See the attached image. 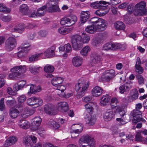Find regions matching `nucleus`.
Masks as SVG:
<instances>
[{
    "mask_svg": "<svg viewBox=\"0 0 147 147\" xmlns=\"http://www.w3.org/2000/svg\"><path fill=\"white\" fill-rule=\"evenodd\" d=\"M90 22L92 25L88 26L85 29L88 33L92 34L96 30L103 31L107 27L108 23L105 20L97 17L91 18Z\"/></svg>",
    "mask_w": 147,
    "mask_h": 147,
    "instance_id": "f257e3e1",
    "label": "nucleus"
},
{
    "mask_svg": "<svg viewBox=\"0 0 147 147\" xmlns=\"http://www.w3.org/2000/svg\"><path fill=\"white\" fill-rule=\"evenodd\" d=\"M71 39L73 49L75 50H79L82 47L83 43H88L90 38L88 35L83 33L82 38L80 35L76 34L71 36Z\"/></svg>",
    "mask_w": 147,
    "mask_h": 147,
    "instance_id": "f03ea898",
    "label": "nucleus"
},
{
    "mask_svg": "<svg viewBox=\"0 0 147 147\" xmlns=\"http://www.w3.org/2000/svg\"><path fill=\"white\" fill-rule=\"evenodd\" d=\"M80 147H95L94 140L89 136H83L79 140Z\"/></svg>",
    "mask_w": 147,
    "mask_h": 147,
    "instance_id": "7ed1b4c3",
    "label": "nucleus"
},
{
    "mask_svg": "<svg viewBox=\"0 0 147 147\" xmlns=\"http://www.w3.org/2000/svg\"><path fill=\"white\" fill-rule=\"evenodd\" d=\"M26 71V67L25 65L15 67L11 69L10 71L13 73L9 74V77L11 79L16 80L21 73H25Z\"/></svg>",
    "mask_w": 147,
    "mask_h": 147,
    "instance_id": "20e7f679",
    "label": "nucleus"
},
{
    "mask_svg": "<svg viewBox=\"0 0 147 147\" xmlns=\"http://www.w3.org/2000/svg\"><path fill=\"white\" fill-rule=\"evenodd\" d=\"M146 3L144 1H142L136 4L135 6L134 14L136 16L146 15V11L145 9Z\"/></svg>",
    "mask_w": 147,
    "mask_h": 147,
    "instance_id": "39448f33",
    "label": "nucleus"
},
{
    "mask_svg": "<svg viewBox=\"0 0 147 147\" xmlns=\"http://www.w3.org/2000/svg\"><path fill=\"white\" fill-rule=\"evenodd\" d=\"M133 117L132 122L133 125H135L137 122L142 121L145 123L146 120L142 118V113L141 111L138 110H134L131 113Z\"/></svg>",
    "mask_w": 147,
    "mask_h": 147,
    "instance_id": "423d86ee",
    "label": "nucleus"
},
{
    "mask_svg": "<svg viewBox=\"0 0 147 147\" xmlns=\"http://www.w3.org/2000/svg\"><path fill=\"white\" fill-rule=\"evenodd\" d=\"M58 0H49L46 5L47 6L49 12H53L59 11Z\"/></svg>",
    "mask_w": 147,
    "mask_h": 147,
    "instance_id": "0eeeda50",
    "label": "nucleus"
},
{
    "mask_svg": "<svg viewBox=\"0 0 147 147\" xmlns=\"http://www.w3.org/2000/svg\"><path fill=\"white\" fill-rule=\"evenodd\" d=\"M16 45L15 39L12 37H9L6 40L5 47L7 51H10L15 48Z\"/></svg>",
    "mask_w": 147,
    "mask_h": 147,
    "instance_id": "6e6552de",
    "label": "nucleus"
},
{
    "mask_svg": "<svg viewBox=\"0 0 147 147\" xmlns=\"http://www.w3.org/2000/svg\"><path fill=\"white\" fill-rule=\"evenodd\" d=\"M36 138L34 136L24 137L23 140V144L27 146H32L36 142Z\"/></svg>",
    "mask_w": 147,
    "mask_h": 147,
    "instance_id": "1a4fd4ad",
    "label": "nucleus"
},
{
    "mask_svg": "<svg viewBox=\"0 0 147 147\" xmlns=\"http://www.w3.org/2000/svg\"><path fill=\"white\" fill-rule=\"evenodd\" d=\"M106 2L104 1H100L99 2L96 1L91 3V7L94 8L99 9L100 10H105L107 9L108 6H103L102 5H105Z\"/></svg>",
    "mask_w": 147,
    "mask_h": 147,
    "instance_id": "9d476101",
    "label": "nucleus"
},
{
    "mask_svg": "<svg viewBox=\"0 0 147 147\" xmlns=\"http://www.w3.org/2000/svg\"><path fill=\"white\" fill-rule=\"evenodd\" d=\"M84 115L86 123L90 125H93L95 123L96 118L94 116L90 115V113H85Z\"/></svg>",
    "mask_w": 147,
    "mask_h": 147,
    "instance_id": "9b49d317",
    "label": "nucleus"
},
{
    "mask_svg": "<svg viewBox=\"0 0 147 147\" xmlns=\"http://www.w3.org/2000/svg\"><path fill=\"white\" fill-rule=\"evenodd\" d=\"M88 86V82L85 81L84 79H82L77 81L75 85V90L76 91H78L81 88L82 89L86 86L87 89Z\"/></svg>",
    "mask_w": 147,
    "mask_h": 147,
    "instance_id": "f8f14e48",
    "label": "nucleus"
},
{
    "mask_svg": "<svg viewBox=\"0 0 147 147\" xmlns=\"http://www.w3.org/2000/svg\"><path fill=\"white\" fill-rule=\"evenodd\" d=\"M90 15L89 11H82L80 13V21L82 23H84L89 20Z\"/></svg>",
    "mask_w": 147,
    "mask_h": 147,
    "instance_id": "ddd939ff",
    "label": "nucleus"
},
{
    "mask_svg": "<svg viewBox=\"0 0 147 147\" xmlns=\"http://www.w3.org/2000/svg\"><path fill=\"white\" fill-rule=\"evenodd\" d=\"M16 137L15 136H11L7 139L3 144L4 146L7 147L13 145L17 142Z\"/></svg>",
    "mask_w": 147,
    "mask_h": 147,
    "instance_id": "4468645a",
    "label": "nucleus"
},
{
    "mask_svg": "<svg viewBox=\"0 0 147 147\" xmlns=\"http://www.w3.org/2000/svg\"><path fill=\"white\" fill-rule=\"evenodd\" d=\"M104 115V119L106 121H110L114 117L115 113L112 109H108L105 111Z\"/></svg>",
    "mask_w": 147,
    "mask_h": 147,
    "instance_id": "2eb2a0df",
    "label": "nucleus"
},
{
    "mask_svg": "<svg viewBox=\"0 0 147 147\" xmlns=\"http://www.w3.org/2000/svg\"><path fill=\"white\" fill-rule=\"evenodd\" d=\"M90 58L92 62L94 64L98 63L101 60L100 56L95 52H93L91 54Z\"/></svg>",
    "mask_w": 147,
    "mask_h": 147,
    "instance_id": "dca6fc26",
    "label": "nucleus"
},
{
    "mask_svg": "<svg viewBox=\"0 0 147 147\" xmlns=\"http://www.w3.org/2000/svg\"><path fill=\"white\" fill-rule=\"evenodd\" d=\"M55 46H52L44 52V55L47 58L53 57L55 55Z\"/></svg>",
    "mask_w": 147,
    "mask_h": 147,
    "instance_id": "f3484780",
    "label": "nucleus"
},
{
    "mask_svg": "<svg viewBox=\"0 0 147 147\" xmlns=\"http://www.w3.org/2000/svg\"><path fill=\"white\" fill-rule=\"evenodd\" d=\"M141 63V61L140 58L138 57L136 59L135 69L136 71L140 74H142L143 71V68L140 66Z\"/></svg>",
    "mask_w": 147,
    "mask_h": 147,
    "instance_id": "a211bd4d",
    "label": "nucleus"
},
{
    "mask_svg": "<svg viewBox=\"0 0 147 147\" xmlns=\"http://www.w3.org/2000/svg\"><path fill=\"white\" fill-rule=\"evenodd\" d=\"M110 96L108 94L103 95L100 99V105L103 106L107 105L110 101Z\"/></svg>",
    "mask_w": 147,
    "mask_h": 147,
    "instance_id": "6ab92c4d",
    "label": "nucleus"
},
{
    "mask_svg": "<svg viewBox=\"0 0 147 147\" xmlns=\"http://www.w3.org/2000/svg\"><path fill=\"white\" fill-rule=\"evenodd\" d=\"M103 92V89L98 86H95L92 90V94L94 96L98 97Z\"/></svg>",
    "mask_w": 147,
    "mask_h": 147,
    "instance_id": "aec40b11",
    "label": "nucleus"
},
{
    "mask_svg": "<svg viewBox=\"0 0 147 147\" xmlns=\"http://www.w3.org/2000/svg\"><path fill=\"white\" fill-rule=\"evenodd\" d=\"M58 109L62 112H66L68 109L67 103L65 102H62L58 104Z\"/></svg>",
    "mask_w": 147,
    "mask_h": 147,
    "instance_id": "412c9836",
    "label": "nucleus"
},
{
    "mask_svg": "<svg viewBox=\"0 0 147 147\" xmlns=\"http://www.w3.org/2000/svg\"><path fill=\"white\" fill-rule=\"evenodd\" d=\"M82 57L79 56L74 57L72 61L73 65L76 67L80 66L82 63Z\"/></svg>",
    "mask_w": 147,
    "mask_h": 147,
    "instance_id": "4be33fe9",
    "label": "nucleus"
},
{
    "mask_svg": "<svg viewBox=\"0 0 147 147\" xmlns=\"http://www.w3.org/2000/svg\"><path fill=\"white\" fill-rule=\"evenodd\" d=\"M26 84V82L24 80L18 82L17 83L15 84L13 86V90L16 91L21 90L24 86Z\"/></svg>",
    "mask_w": 147,
    "mask_h": 147,
    "instance_id": "5701e85b",
    "label": "nucleus"
},
{
    "mask_svg": "<svg viewBox=\"0 0 147 147\" xmlns=\"http://www.w3.org/2000/svg\"><path fill=\"white\" fill-rule=\"evenodd\" d=\"M54 110V106L52 105L47 104L44 106V111L47 114H51Z\"/></svg>",
    "mask_w": 147,
    "mask_h": 147,
    "instance_id": "b1692460",
    "label": "nucleus"
},
{
    "mask_svg": "<svg viewBox=\"0 0 147 147\" xmlns=\"http://www.w3.org/2000/svg\"><path fill=\"white\" fill-rule=\"evenodd\" d=\"M18 125L21 128L24 129H26L29 127L30 123L26 120L22 119L20 121Z\"/></svg>",
    "mask_w": 147,
    "mask_h": 147,
    "instance_id": "393cba45",
    "label": "nucleus"
},
{
    "mask_svg": "<svg viewBox=\"0 0 147 147\" xmlns=\"http://www.w3.org/2000/svg\"><path fill=\"white\" fill-rule=\"evenodd\" d=\"M22 46L18 48V49L23 50L24 52L26 53L28 51L30 50L31 49V45L29 43L26 42H24L22 44Z\"/></svg>",
    "mask_w": 147,
    "mask_h": 147,
    "instance_id": "a878e982",
    "label": "nucleus"
},
{
    "mask_svg": "<svg viewBox=\"0 0 147 147\" xmlns=\"http://www.w3.org/2000/svg\"><path fill=\"white\" fill-rule=\"evenodd\" d=\"M115 43H107L104 45L102 48V49L105 51L115 50Z\"/></svg>",
    "mask_w": 147,
    "mask_h": 147,
    "instance_id": "bb28decb",
    "label": "nucleus"
},
{
    "mask_svg": "<svg viewBox=\"0 0 147 147\" xmlns=\"http://www.w3.org/2000/svg\"><path fill=\"white\" fill-rule=\"evenodd\" d=\"M19 11L22 14L27 15L29 11L28 7L26 4H23L20 6Z\"/></svg>",
    "mask_w": 147,
    "mask_h": 147,
    "instance_id": "cd10ccee",
    "label": "nucleus"
},
{
    "mask_svg": "<svg viewBox=\"0 0 147 147\" xmlns=\"http://www.w3.org/2000/svg\"><path fill=\"white\" fill-rule=\"evenodd\" d=\"M47 8V6L45 5L38 8L36 12L38 16L41 17L44 16L46 11L45 9Z\"/></svg>",
    "mask_w": 147,
    "mask_h": 147,
    "instance_id": "c85d7f7f",
    "label": "nucleus"
},
{
    "mask_svg": "<svg viewBox=\"0 0 147 147\" xmlns=\"http://www.w3.org/2000/svg\"><path fill=\"white\" fill-rule=\"evenodd\" d=\"M19 113V111L17 109L13 108L10 109L9 114L11 118L14 119L18 116Z\"/></svg>",
    "mask_w": 147,
    "mask_h": 147,
    "instance_id": "c756f323",
    "label": "nucleus"
},
{
    "mask_svg": "<svg viewBox=\"0 0 147 147\" xmlns=\"http://www.w3.org/2000/svg\"><path fill=\"white\" fill-rule=\"evenodd\" d=\"M42 100L41 98L36 97V99H34V100H33L31 103V104H32V105H30V106H34V107H36L39 106L41 105L42 104Z\"/></svg>",
    "mask_w": 147,
    "mask_h": 147,
    "instance_id": "7c9ffc66",
    "label": "nucleus"
},
{
    "mask_svg": "<svg viewBox=\"0 0 147 147\" xmlns=\"http://www.w3.org/2000/svg\"><path fill=\"white\" fill-rule=\"evenodd\" d=\"M32 120L33 124H34L36 126L35 129V130H36L38 129V127L40 125L42 121V119L39 116H38L32 119Z\"/></svg>",
    "mask_w": 147,
    "mask_h": 147,
    "instance_id": "2f4dec72",
    "label": "nucleus"
},
{
    "mask_svg": "<svg viewBox=\"0 0 147 147\" xmlns=\"http://www.w3.org/2000/svg\"><path fill=\"white\" fill-rule=\"evenodd\" d=\"M71 28H65L63 27H60L58 30V31L60 34L65 35L70 33L72 30Z\"/></svg>",
    "mask_w": 147,
    "mask_h": 147,
    "instance_id": "473e14b6",
    "label": "nucleus"
},
{
    "mask_svg": "<svg viewBox=\"0 0 147 147\" xmlns=\"http://www.w3.org/2000/svg\"><path fill=\"white\" fill-rule=\"evenodd\" d=\"M70 20L69 18H63L61 20L60 23L62 25L66 27L71 26V25Z\"/></svg>",
    "mask_w": 147,
    "mask_h": 147,
    "instance_id": "72a5a7b5",
    "label": "nucleus"
},
{
    "mask_svg": "<svg viewBox=\"0 0 147 147\" xmlns=\"http://www.w3.org/2000/svg\"><path fill=\"white\" fill-rule=\"evenodd\" d=\"M41 68L40 67H38L35 66H30L29 69L31 73L36 74L38 73L40 71V69Z\"/></svg>",
    "mask_w": 147,
    "mask_h": 147,
    "instance_id": "f704fd0d",
    "label": "nucleus"
},
{
    "mask_svg": "<svg viewBox=\"0 0 147 147\" xmlns=\"http://www.w3.org/2000/svg\"><path fill=\"white\" fill-rule=\"evenodd\" d=\"M115 28L117 30H123L125 29V26L122 22L118 21L114 24Z\"/></svg>",
    "mask_w": 147,
    "mask_h": 147,
    "instance_id": "c9c22d12",
    "label": "nucleus"
},
{
    "mask_svg": "<svg viewBox=\"0 0 147 147\" xmlns=\"http://www.w3.org/2000/svg\"><path fill=\"white\" fill-rule=\"evenodd\" d=\"M47 124L51 127L55 129L58 128L60 126L59 124L52 120L48 121Z\"/></svg>",
    "mask_w": 147,
    "mask_h": 147,
    "instance_id": "e433bc0d",
    "label": "nucleus"
},
{
    "mask_svg": "<svg viewBox=\"0 0 147 147\" xmlns=\"http://www.w3.org/2000/svg\"><path fill=\"white\" fill-rule=\"evenodd\" d=\"M24 28L25 26L24 24H20L13 28V30L15 32L21 33L24 31Z\"/></svg>",
    "mask_w": 147,
    "mask_h": 147,
    "instance_id": "4c0bfd02",
    "label": "nucleus"
},
{
    "mask_svg": "<svg viewBox=\"0 0 147 147\" xmlns=\"http://www.w3.org/2000/svg\"><path fill=\"white\" fill-rule=\"evenodd\" d=\"M129 86V84H127L121 86L119 87L120 93L123 94L125 92L129 91L130 90Z\"/></svg>",
    "mask_w": 147,
    "mask_h": 147,
    "instance_id": "58836bf2",
    "label": "nucleus"
},
{
    "mask_svg": "<svg viewBox=\"0 0 147 147\" xmlns=\"http://www.w3.org/2000/svg\"><path fill=\"white\" fill-rule=\"evenodd\" d=\"M130 97L132 100L136 99L138 96V92L136 89H133L130 91Z\"/></svg>",
    "mask_w": 147,
    "mask_h": 147,
    "instance_id": "ea45409f",
    "label": "nucleus"
},
{
    "mask_svg": "<svg viewBox=\"0 0 147 147\" xmlns=\"http://www.w3.org/2000/svg\"><path fill=\"white\" fill-rule=\"evenodd\" d=\"M105 75H103L101 77V80L99 79V81L101 82L104 81L109 82L113 78L111 76L108 75L105 73Z\"/></svg>",
    "mask_w": 147,
    "mask_h": 147,
    "instance_id": "a19ab883",
    "label": "nucleus"
},
{
    "mask_svg": "<svg viewBox=\"0 0 147 147\" xmlns=\"http://www.w3.org/2000/svg\"><path fill=\"white\" fill-rule=\"evenodd\" d=\"M115 50L120 49L121 50L123 51L127 48V46L125 44L115 43Z\"/></svg>",
    "mask_w": 147,
    "mask_h": 147,
    "instance_id": "79ce46f5",
    "label": "nucleus"
},
{
    "mask_svg": "<svg viewBox=\"0 0 147 147\" xmlns=\"http://www.w3.org/2000/svg\"><path fill=\"white\" fill-rule=\"evenodd\" d=\"M76 125V128H79L80 129H76L72 130L71 131V133H79L81 132L83 130V126L82 125H79L77 124H74L72 125L71 127L72 128H74V127H73L74 126Z\"/></svg>",
    "mask_w": 147,
    "mask_h": 147,
    "instance_id": "37998d69",
    "label": "nucleus"
},
{
    "mask_svg": "<svg viewBox=\"0 0 147 147\" xmlns=\"http://www.w3.org/2000/svg\"><path fill=\"white\" fill-rule=\"evenodd\" d=\"M90 51V48L88 46L84 47L80 51L81 54L83 56H86Z\"/></svg>",
    "mask_w": 147,
    "mask_h": 147,
    "instance_id": "c03bdc74",
    "label": "nucleus"
},
{
    "mask_svg": "<svg viewBox=\"0 0 147 147\" xmlns=\"http://www.w3.org/2000/svg\"><path fill=\"white\" fill-rule=\"evenodd\" d=\"M42 54V53H40L32 55L29 58V61L30 62H32L37 60Z\"/></svg>",
    "mask_w": 147,
    "mask_h": 147,
    "instance_id": "a18cd8bd",
    "label": "nucleus"
},
{
    "mask_svg": "<svg viewBox=\"0 0 147 147\" xmlns=\"http://www.w3.org/2000/svg\"><path fill=\"white\" fill-rule=\"evenodd\" d=\"M11 10L9 8H7L3 4H0V12L3 13H9Z\"/></svg>",
    "mask_w": 147,
    "mask_h": 147,
    "instance_id": "49530a36",
    "label": "nucleus"
},
{
    "mask_svg": "<svg viewBox=\"0 0 147 147\" xmlns=\"http://www.w3.org/2000/svg\"><path fill=\"white\" fill-rule=\"evenodd\" d=\"M93 105V103L90 102L85 105V107L87 111L86 113H91L93 109L92 106Z\"/></svg>",
    "mask_w": 147,
    "mask_h": 147,
    "instance_id": "de8ad7c7",
    "label": "nucleus"
},
{
    "mask_svg": "<svg viewBox=\"0 0 147 147\" xmlns=\"http://www.w3.org/2000/svg\"><path fill=\"white\" fill-rule=\"evenodd\" d=\"M44 69L46 72L51 73L53 71L54 68L52 65H48L44 67Z\"/></svg>",
    "mask_w": 147,
    "mask_h": 147,
    "instance_id": "09e8293b",
    "label": "nucleus"
},
{
    "mask_svg": "<svg viewBox=\"0 0 147 147\" xmlns=\"http://www.w3.org/2000/svg\"><path fill=\"white\" fill-rule=\"evenodd\" d=\"M6 103L8 107H10L14 106L16 105V102L14 99H12L7 100Z\"/></svg>",
    "mask_w": 147,
    "mask_h": 147,
    "instance_id": "8fccbe9b",
    "label": "nucleus"
},
{
    "mask_svg": "<svg viewBox=\"0 0 147 147\" xmlns=\"http://www.w3.org/2000/svg\"><path fill=\"white\" fill-rule=\"evenodd\" d=\"M86 86L84 87L82 89V90L78 93L76 96L77 98H80L84 96L86 92Z\"/></svg>",
    "mask_w": 147,
    "mask_h": 147,
    "instance_id": "3c124183",
    "label": "nucleus"
},
{
    "mask_svg": "<svg viewBox=\"0 0 147 147\" xmlns=\"http://www.w3.org/2000/svg\"><path fill=\"white\" fill-rule=\"evenodd\" d=\"M0 18L3 21L8 22L11 20V17L9 16H4L2 14L0 15Z\"/></svg>",
    "mask_w": 147,
    "mask_h": 147,
    "instance_id": "603ef678",
    "label": "nucleus"
},
{
    "mask_svg": "<svg viewBox=\"0 0 147 147\" xmlns=\"http://www.w3.org/2000/svg\"><path fill=\"white\" fill-rule=\"evenodd\" d=\"M69 18L70 20V21L71 24V25L74 24L77 21V18L75 16H69Z\"/></svg>",
    "mask_w": 147,
    "mask_h": 147,
    "instance_id": "864d4df0",
    "label": "nucleus"
},
{
    "mask_svg": "<svg viewBox=\"0 0 147 147\" xmlns=\"http://www.w3.org/2000/svg\"><path fill=\"white\" fill-rule=\"evenodd\" d=\"M116 112H117V114L118 115H120L121 117H123L125 113L123 111L121 107H117L116 110Z\"/></svg>",
    "mask_w": 147,
    "mask_h": 147,
    "instance_id": "5fc2aeb1",
    "label": "nucleus"
},
{
    "mask_svg": "<svg viewBox=\"0 0 147 147\" xmlns=\"http://www.w3.org/2000/svg\"><path fill=\"white\" fill-rule=\"evenodd\" d=\"M101 40L100 38H97L93 41L92 44L94 45L97 46L100 44Z\"/></svg>",
    "mask_w": 147,
    "mask_h": 147,
    "instance_id": "6e6d98bb",
    "label": "nucleus"
},
{
    "mask_svg": "<svg viewBox=\"0 0 147 147\" xmlns=\"http://www.w3.org/2000/svg\"><path fill=\"white\" fill-rule=\"evenodd\" d=\"M26 88L28 90V94H29V93H33V90L34 89V85L33 84H30L29 85H27L26 86Z\"/></svg>",
    "mask_w": 147,
    "mask_h": 147,
    "instance_id": "4d7b16f0",
    "label": "nucleus"
},
{
    "mask_svg": "<svg viewBox=\"0 0 147 147\" xmlns=\"http://www.w3.org/2000/svg\"><path fill=\"white\" fill-rule=\"evenodd\" d=\"M4 100V98H2L0 100V110L1 111H3L5 109Z\"/></svg>",
    "mask_w": 147,
    "mask_h": 147,
    "instance_id": "13d9d810",
    "label": "nucleus"
},
{
    "mask_svg": "<svg viewBox=\"0 0 147 147\" xmlns=\"http://www.w3.org/2000/svg\"><path fill=\"white\" fill-rule=\"evenodd\" d=\"M105 73L108 75L111 76L112 78H113L115 75V71L113 69H110L105 71Z\"/></svg>",
    "mask_w": 147,
    "mask_h": 147,
    "instance_id": "bf43d9fd",
    "label": "nucleus"
},
{
    "mask_svg": "<svg viewBox=\"0 0 147 147\" xmlns=\"http://www.w3.org/2000/svg\"><path fill=\"white\" fill-rule=\"evenodd\" d=\"M134 7V5L132 4H130L128 6L127 9L129 13H132L133 11Z\"/></svg>",
    "mask_w": 147,
    "mask_h": 147,
    "instance_id": "052dcab7",
    "label": "nucleus"
},
{
    "mask_svg": "<svg viewBox=\"0 0 147 147\" xmlns=\"http://www.w3.org/2000/svg\"><path fill=\"white\" fill-rule=\"evenodd\" d=\"M135 139L136 141L143 143L144 139L139 134H137L136 135Z\"/></svg>",
    "mask_w": 147,
    "mask_h": 147,
    "instance_id": "680f3d73",
    "label": "nucleus"
},
{
    "mask_svg": "<svg viewBox=\"0 0 147 147\" xmlns=\"http://www.w3.org/2000/svg\"><path fill=\"white\" fill-rule=\"evenodd\" d=\"M25 53H26L25 52H24L23 50L22 49L18 52L17 54V56L19 58H22L25 56Z\"/></svg>",
    "mask_w": 147,
    "mask_h": 147,
    "instance_id": "e2e57ef3",
    "label": "nucleus"
},
{
    "mask_svg": "<svg viewBox=\"0 0 147 147\" xmlns=\"http://www.w3.org/2000/svg\"><path fill=\"white\" fill-rule=\"evenodd\" d=\"M118 101L116 98H112L111 101V105L113 106L116 107L117 106Z\"/></svg>",
    "mask_w": 147,
    "mask_h": 147,
    "instance_id": "0e129e2a",
    "label": "nucleus"
},
{
    "mask_svg": "<svg viewBox=\"0 0 147 147\" xmlns=\"http://www.w3.org/2000/svg\"><path fill=\"white\" fill-rule=\"evenodd\" d=\"M27 15L30 18H34L38 16L36 12L35 11L30 12L29 11Z\"/></svg>",
    "mask_w": 147,
    "mask_h": 147,
    "instance_id": "69168bd1",
    "label": "nucleus"
},
{
    "mask_svg": "<svg viewBox=\"0 0 147 147\" xmlns=\"http://www.w3.org/2000/svg\"><path fill=\"white\" fill-rule=\"evenodd\" d=\"M65 49L67 52H70L71 51L72 48L70 44L69 43L65 45Z\"/></svg>",
    "mask_w": 147,
    "mask_h": 147,
    "instance_id": "338daca9",
    "label": "nucleus"
},
{
    "mask_svg": "<svg viewBox=\"0 0 147 147\" xmlns=\"http://www.w3.org/2000/svg\"><path fill=\"white\" fill-rule=\"evenodd\" d=\"M26 99V96L24 95H22L19 97L18 100V102L20 103L23 102L25 101Z\"/></svg>",
    "mask_w": 147,
    "mask_h": 147,
    "instance_id": "774afa93",
    "label": "nucleus"
}]
</instances>
